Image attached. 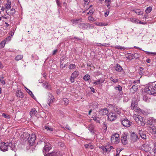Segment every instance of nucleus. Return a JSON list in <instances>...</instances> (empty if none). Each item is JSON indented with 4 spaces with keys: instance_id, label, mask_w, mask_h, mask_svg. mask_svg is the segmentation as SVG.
<instances>
[{
    "instance_id": "nucleus-1",
    "label": "nucleus",
    "mask_w": 156,
    "mask_h": 156,
    "mask_svg": "<svg viewBox=\"0 0 156 156\" xmlns=\"http://www.w3.org/2000/svg\"><path fill=\"white\" fill-rule=\"evenodd\" d=\"M133 118L136 124L139 126H144L145 125V119L139 115H135L133 116Z\"/></svg>"
},
{
    "instance_id": "nucleus-2",
    "label": "nucleus",
    "mask_w": 156,
    "mask_h": 156,
    "mask_svg": "<svg viewBox=\"0 0 156 156\" xmlns=\"http://www.w3.org/2000/svg\"><path fill=\"white\" fill-rule=\"evenodd\" d=\"M144 91L149 94H153L156 93V90L155 87L151 84L146 86Z\"/></svg>"
},
{
    "instance_id": "nucleus-3",
    "label": "nucleus",
    "mask_w": 156,
    "mask_h": 156,
    "mask_svg": "<svg viewBox=\"0 0 156 156\" xmlns=\"http://www.w3.org/2000/svg\"><path fill=\"white\" fill-rule=\"evenodd\" d=\"M120 122L123 126L126 127H129L132 124V122L126 117L121 118L120 120Z\"/></svg>"
},
{
    "instance_id": "nucleus-4",
    "label": "nucleus",
    "mask_w": 156,
    "mask_h": 156,
    "mask_svg": "<svg viewBox=\"0 0 156 156\" xmlns=\"http://www.w3.org/2000/svg\"><path fill=\"white\" fill-rule=\"evenodd\" d=\"M138 107V104L136 99H133L131 103V108L136 112H139L140 109Z\"/></svg>"
},
{
    "instance_id": "nucleus-5",
    "label": "nucleus",
    "mask_w": 156,
    "mask_h": 156,
    "mask_svg": "<svg viewBox=\"0 0 156 156\" xmlns=\"http://www.w3.org/2000/svg\"><path fill=\"white\" fill-rule=\"evenodd\" d=\"M111 140L112 143L118 144L120 141L119 135L115 133L112 135L111 139Z\"/></svg>"
},
{
    "instance_id": "nucleus-6",
    "label": "nucleus",
    "mask_w": 156,
    "mask_h": 156,
    "mask_svg": "<svg viewBox=\"0 0 156 156\" xmlns=\"http://www.w3.org/2000/svg\"><path fill=\"white\" fill-rule=\"evenodd\" d=\"M9 147L8 143L2 142L0 144V150L3 151H6L8 150Z\"/></svg>"
},
{
    "instance_id": "nucleus-7",
    "label": "nucleus",
    "mask_w": 156,
    "mask_h": 156,
    "mask_svg": "<svg viewBox=\"0 0 156 156\" xmlns=\"http://www.w3.org/2000/svg\"><path fill=\"white\" fill-rule=\"evenodd\" d=\"M36 136L34 134H32L29 137L28 143L29 145L32 146L34 145L36 140Z\"/></svg>"
},
{
    "instance_id": "nucleus-8",
    "label": "nucleus",
    "mask_w": 156,
    "mask_h": 156,
    "mask_svg": "<svg viewBox=\"0 0 156 156\" xmlns=\"http://www.w3.org/2000/svg\"><path fill=\"white\" fill-rule=\"evenodd\" d=\"M108 119L110 121L115 120L117 118V115L114 113L111 112L108 115Z\"/></svg>"
},
{
    "instance_id": "nucleus-9",
    "label": "nucleus",
    "mask_w": 156,
    "mask_h": 156,
    "mask_svg": "<svg viewBox=\"0 0 156 156\" xmlns=\"http://www.w3.org/2000/svg\"><path fill=\"white\" fill-rule=\"evenodd\" d=\"M127 134L125 133H124L122 134L121 138V141L122 144L124 145L128 143L127 140Z\"/></svg>"
},
{
    "instance_id": "nucleus-10",
    "label": "nucleus",
    "mask_w": 156,
    "mask_h": 156,
    "mask_svg": "<svg viewBox=\"0 0 156 156\" xmlns=\"http://www.w3.org/2000/svg\"><path fill=\"white\" fill-rule=\"evenodd\" d=\"M48 104L49 106H50V104L53 102L54 100V98L53 95H52V94L50 93H48Z\"/></svg>"
},
{
    "instance_id": "nucleus-11",
    "label": "nucleus",
    "mask_w": 156,
    "mask_h": 156,
    "mask_svg": "<svg viewBox=\"0 0 156 156\" xmlns=\"http://www.w3.org/2000/svg\"><path fill=\"white\" fill-rule=\"evenodd\" d=\"M82 19L80 18L78 19H72L71 20V22L73 24V25L75 26L76 25L79 23H80L82 22Z\"/></svg>"
},
{
    "instance_id": "nucleus-12",
    "label": "nucleus",
    "mask_w": 156,
    "mask_h": 156,
    "mask_svg": "<svg viewBox=\"0 0 156 156\" xmlns=\"http://www.w3.org/2000/svg\"><path fill=\"white\" fill-rule=\"evenodd\" d=\"M148 131L152 134H156V126H150L148 129Z\"/></svg>"
},
{
    "instance_id": "nucleus-13",
    "label": "nucleus",
    "mask_w": 156,
    "mask_h": 156,
    "mask_svg": "<svg viewBox=\"0 0 156 156\" xmlns=\"http://www.w3.org/2000/svg\"><path fill=\"white\" fill-rule=\"evenodd\" d=\"M138 133L140 134L141 137L143 139H145L146 138V136L145 133L143 131L142 129H140L138 131Z\"/></svg>"
},
{
    "instance_id": "nucleus-14",
    "label": "nucleus",
    "mask_w": 156,
    "mask_h": 156,
    "mask_svg": "<svg viewBox=\"0 0 156 156\" xmlns=\"http://www.w3.org/2000/svg\"><path fill=\"white\" fill-rule=\"evenodd\" d=\"M51 149V145L49 143H47L45 145L43 151L44 153V151L48 152Z\"/></svg>"
},
{
    "instance_id": "nucleus-15",
    "label": "nucleus",
    "mask_w": 156,
    "mask_h": 156,
    "mask_svg": "<svg viewBox=\"0 0 156 156\" xmlns=\"http://www.w3.org/2000/svg\"><path fill=\"white\" fill-rule=\"evenodd\" d=\"M108 112V111L106 108L101 109L99 112V114L102 115H105L107 114Z\"/></svg>"
},
{
    "instance_id": "nucleus-16",
    "label": "nucleus",
    "mask_w": 156,
    "mask_h": 156,
    "mask_svg": "<svg viewBox=\"0 0 156 156\" xmlns=\"http://www.w3.org/2000/svg\"><path fill=\"white\" fill-rule=\"evenodd\" d=\"M131 140L133 142L136 141L138 139L137 135L134 133L131 134Z\"/></svg>"
},
{
    "instance_id": "nucleus-17",
    "label": "nucleus",
    "mask_w": 156,
    "mask_h": 156,
    "mask_svg": "<svg viewBox=\"0 0 156 156\" xmlns=\"http://www.w3.org/2000/svg\"><path fill=\"white\" fill-rule=\"evenodd\" d=\"M15 10L14 9H9L6 10V13L8 15L11 16L13 15L15 12Z\"/></svg>"
},
{
    "instance_id": "nucleus-18",
    "label": "nucleus",
    "mask_w": 156,
    "mask_h": 156,
    "mask_svg": "<svg viewBox=\"0 0 156 156\" xmlns=\"http://www.w3.org/2000/svg\"><path fill=\"white\" fill-rule=\"evenodd\" d=\"M155 119L153 118H150L147 120L146 123L147 124L152 126L153 122L155 121Z\"/></svg>"
},
{
    "instance_id": "nucleus-19",
    "label": "nucleus",
    "mask_w": 156,
    "mask_h": 156,
    "mask_svg": "<svg viewBox=\"0 0 156 156\" xmlns=\"http://www.w3.org/2000/svg\"><path fill=\"white\" fill-rule=\"evenodd\" d=\"M137 86L136 85H134L130 88V92L131 93L133 94L135 92L137 91Z\"/></svg>"
},
{
    "instance_id": "nucleus-20",
    "label": "nucleus",
    "mask_w": 156,
    "mask_h": 156,
    "mask_svg": "<svg viewBox=\"0 0 156 156\" xmlns=\"http://www.w3.org/2000/svg\"><path fill=\"white\" fill-rule=\"evenodd\" d=\"M90 25L89 23H80L79 27L82 29H87L88 26Z\"/></svg>"
},
{
    "instance_id": "nucleus-21",
    "label": "nucleus",
    "mask_w": 156,
    "mask_h": 156,
    "mask_svg": "<svg viewBox=\"0 0 156 156\" xmlns=\"http://www.w3.org/2000/svg\"><path fill=\"white\" fill-rule=\"evenodd\" d=\"M16 94L17 97L20 98H22L23 97L22 92L21 90H17L16 92Z\"/></svg>"
},
{
    "instance_id": "nucleus-22",
    "label": "nucleus",
    "mask_w": 156,
    "mask_h": 156,
    "mask_svg": "<svg viewBox=\"0 0 156 156\" xmlns=\"http://www.w3.org/2000/svg\"><path fill=\"white\" fill-rule=\"evenodd\" d=\"M123 69L122 67L118 64H116V66L115 68V70L118 72H120Z\"/></svg>"
},
{
    "instance_id": "nucleus-23",
    "label": "nucleus",
    "mask_w": 156,
    "mask_h": 156,
    "mask_svg": "<svg viewBox=\"0 0 156 156\" xmlns=\"http://www.w3.org/2000/svg\"><path fill=\"white\" fill-rule=\"evenodd\" d=\"M79 73L78 71H75L71 74L72 77L74 78H76L79 75Z\"/></svg>"
},
{
    "instance_id": "nucleus-24",
    "label": "nucleus",
    "mask_w": 156,
    "mask_h": 156,
    "mask_svg": "<svg viewBox=\"0 0 156 156\" xmlns=\"http://www.w3.org/2000/svg\"><path fill=\"white\" fill-rule=\"evenodd\" d=\"M104 81L105 80L103 79L97 80L96 81L94 82V83L96 85H98L103 83Z\"/></svg>"
},
{
    "instance_id": "nucleus-25",
    "label": "nucleus",
    "mask_w": 156,
    "mask_h": 156,
    "mask_svg": "<svg viewBox=\"0 0 156 156\" xmlns=\"http://www.w3.org/2000/svg\"><path fill=\"white\" fill-rule=\"evenodd\" d=\"M133 12L138 15H142L143 14V11L139 9H136L133 10Z\"/></svg>"
},
{
    "instance_id": "nucleus-26",
    "label": "nucleus",
    "mask_w": 156,
    "mask_h": 156,
    "mask_svg": "<svg viewBox=\"0 0 156 156\" xmlns=\"http://www.w3.org/2000/svg\"><path fill=\"white\" fill-rule=\"evenodd\" d=\"M57 153L54 152L51 153H48L46 154H44V156H57Z\"/></svg>"
},
{
    "instance_id": "nucleus-27",
    "label": "nucleus",
    "mask_w": 156,
    "mask_h": 156,
    "mask_svg": "<svg viewBox=\"0 0 156 156\" xmlns=\"http://www.w3.org/2000/svg\"><path fill=\"white\" fill-rule=\"evenodd\" d=\"M11 2L8 1L5 5V8L8 10L11 8Z\"/></svg>"
},
{
    "instance_id": "nucleus-28",
    "label": "nucleus",
    "mask_w": 156,
    "mask_h": 156,
    "mask_svg": "<svg viewBox=\"0 0 156 156\" xmlns=\"http://www.w3.org/2000/svg\"><path fill=\"white\" fill-rule=\"evenodd\" d=\"M92 118H93V120L95 121L96 122L100 123V119L99 117L96 116H94L92 117Z\"/></svg>"
},
{
    "instance_id": "nucleus-29",
    "label": "nucleus",
    "mask_w": 156,
    "mask_h": 156,
    "mask_svg": "<svg viewBox=\"0 0 156 156\" xmlns=\"http://www.w3.org/2000/svg\"><path fill=\"white\" fill-rule=\"evenodd\" d=\"M94 128V126L92 124L89 125L88 129L90 130V132L91 133H93V129Z\"/></svg>"
},
{
    "instance_id": "nucleus-30",
    "label": "nucleus",
    "mask_w": 156,
    "mask_h": 156,
    "mask_svg": "<svg viewBox=\"0 0 156 156\" xmlns=\"http://www.w3.org/2000/svg\"><path fill=\"white\" fill-rule=\"evenodd\" d=\"M37 112L35 108H33L31 109V111L30 112V116H33Z\"/></svg>"
},
{
    "instance_id": "nucleus-31",
    "label": "nucleus",
    "mask_w": 156,
    "mask_h": 156,
    "mask_svg": "<svg viewBox=\"0 0 156 156\" xmlns=\"http://www.w3.org/2000/svg\"><path fill=\"white\" fill-rule=\"evenodd\" d=\"M130 21L132 22L136 23H138L139 20L138 19L134 18H131L130 19Z\"/></svg>"
},
{
    "instance_id": "nucleus-32",
    "label": "nucleus",
    "mask_w": 156,
    "mask_h": 156,
    "mask_svg": "<svg viewBox=\"0 0 156 156\" xmlns=\"http://www.w3.org/2000/svg\"><path fill=\"white\" fill-rule=\"evenodd\" d=\"M5 43V40L4 41H1V42L0 43V49L3 48L4 47Z\"/></svg>"
},
{
    "instance_id": "nucleus-33",
    "label": "nucleus",
    "mask_w": 156,
    "mask_h": 156,
    "mask_svg": "<svg viewBox=\"0 0 156 156\" xmlns=\"http://www.w3.org/2000/svg\"><path fill=\"white\" fill-rule=\"evenodd\" d=\"M105 3L107 7L109 9L110 8V5L111 4V0H105Z\"/></svg>"
},
{
    "instance_id": "nucleus-34",
    "label": "nucleus",
    "mask_w": 156,
    "mask_h": 156,
    "mask_svg": "<svg viewBox=\"0 0 156 156\" xmlns=\"http://www.w3.org/2000/svg\"><path fill=\"white\" fill-rule=\"evenodd\" d=\"M85 147L86 148H89L90 149H92L93 148V146L91 145V144H86L85 145Z\"/></svg>"
},
{
    "instance_id": "nucleus-35",
    "label": "nucleus",
    "mask_w": 156,
    "mask_h": 156,
    "mask_svg": "<svg viewBox=\"0 0 156 156\" xmlns=\"http://www.w3.org/2000/svg\"><path fill=\"white\" fill-rule=\"evenodd\" d=\"M23 55H19L16 56L15 58V59L16 61H19L21 59L23 58Z\"/></svg>"
},
{
    "instance_id": "nucleus-36",
    "label": "nucleus",
    "mask_w": 156,
    "mask_h": 156,
    "mask_svg": "<svg viewBox=\"0 0 156 156\" xmlns=\"http://www.w3.org/2000/svg\"><path fill=\"white\" fill-rule=\"evenodd\" d=\"M95 24L96 25L100 26H104L107 25L106 24H105L104 23L100 22L96 23H95Z\"/></svg>"
},
{
    "instance_id": "nucleus-37",
    "label": "nucleus",
    "mask_w": 156,
    "mask_h": 156,
    "mask_svg": "<svg viewBox=\"0 0 156 156\" xmlns=\"http://www.w3.org/2000/svg\"><path fill=\"white\" fill-rule=\"evenodd\" d=\"M2 116L6 119H9L11 118L10 115L4 113H3L2 114Z\"/></svg>"
},
{
    "instance_id": "nucleus-38",
    "label": "nucleus",
    "mask_w": 156,
    "mask_h": 156,
    "mask_svg": "<svg viewBox=\"0 0 156 156\" xmlns=\"http://www.w3.org/2000/svg\"><path fill=\"white\" fill-rule=\"evenodd\" d=\"M152 8L150 6L147 8L145 11L147 13H149L152 10Z\"/></svg>"
},
{
    "instance_id": "nucleus-39",
    "label": "nucleus",
    "mask_w": 156,
    "mask_h": 156,
    "mask_svg": "<svg viewBox=\"0 0 156 156\" xmlns=\"http://www.w3.org/2000/svg\"><path fill=\"white\" fill-rule=\"evenodd\" d=\"M76 67V66L75 64H71L69 65V69H75Z\"/></svg>"
},
{
    "instance_id": "nucleus-40",
    "label": "nucleus",
    "mask_w": 156,
    "mask_h": 156,
    "mask_svg": "<svg viewBox=\"0 0 156 156\" xmlns=\"http://www.w3.org/2000/svg\"><path fill=\"white\" fill-rule=\"evenodd\" d=\"M116 49H120L122 50H124L126 48L124 47H122L120 46H116L115 47Z\"/></svg>"
},
{
    "instance_id": "nucleus-41",
    "label": "nucleus",
    "mask_w": 156,
    "mask_h": 156,
    "mask_svg": "<svg viewBox=\"0 0 156 156\" xmlns=\"http://www.w3.org/2000/svg\"><path fill=\"white\" fill-rule=\"evenodd\" d=\"M90 76L87 74L85 75L83 77V79L85 80H88L90 79Z\"/></svg>"
},
{
    "instance_id": "nucleus-42",
    "label": "nucleus",
    "mask_w": 156,
    "mask_h": 156,
    "mask_svg": "<svg viewBox=\"0 0 156 156\" xmlns=\"http://www.w3.org/2000/svg\"><path fill=\"white\" fill-rule=\"evenodd\" d=\"M143 99L144 101L147 102L149 101L150 100V98L148 97L145 95L144 96Z\"/></svg>"
},
{
    "instance_id": "nucleus-43",
    "label": "nucleus",
    "mask_w": 156,
    "mask_h": 156,
    "mask_svg": "<svg viewBox=\"0 0 156 156\" xmlns=\"http://www.w3.org/2000/svg\"><path fill=\"white\" fill-rule=\"evenodd\" d=\"M44 129L48 131H52L53 129L52 128L49 127L48 126H45L44 127Z\"/></svg>"
},
{
    "instance_id": "nucleus-44",
    "label": "nucleus",
    "mask_w": 156,
    "mask_h": 156,
    "mask_svg": "<svg viewBox=\"0 0 156 156\" xmlns=\"http://www.w3.org/2000/svg\"><path fill=\"white\" fill-rule=\"evenodd\" d=\"M88 20L92 22L95 21L96 20L91 16H89L88 17Z\"/></svg>"
},
{
    "instance_id": "nucleus-45",
    "label": "nucleus",
    "mask_w": 156,
    "mask_h": 156,
    "mask_svg": "<svg viewBox=\"0 0 156 156\" xmlns=\"http://www.w3.org/2000/svg\"><path fill=\"white\" fill-rule=\"evenodd\" d=\"M110 80L114 83H117L118 81V79H114L112 77H110Z\"/></svg>"
},
{
    "instance_id": "nucleus-46",
    "label": "nucleus",
    "mask_w": 156,
    "mask_h": 156,
    "mask_svg": "<svg viewBox=\"0 0 156 156\" xmlns=\"http://www.w3.org/2000/svg\"><path fill=\"white\" fill-rule=\"evenodd\" d=\"M115 89L116 90H118L119 91H121L122 90V87L120 85H118L117 87H115Z\"/></svg>"
},
{
    "instance_id": "nucleus-47",
    "label": "nucleus",
    "mask_w": 156,
    "mask_h": 156,
    "mask_svg": "<svg viewBox=\"0 0 156 156\" xmlns=\"http://www.w3.org/2000/svg\"><path fill=\"white\" fill-rule=\"evenodd\" d=\"M27 92L30 95V96L33 98H34L35 97L34 95L32 92L29 89H27Z\"/></svg>"
},
{
    "instance_id": "nucleus-48",
    "label": "nucleus",
    "mask_w": 156,
    "mask_h": 156,
    "mask_svg": "<svg viewBox=\"0 0 156 156\" xmlns=\"http://www.w3.org/2000/svg\"><path fill=\"white\" fill-rule=\"evenodd\" d=\"M63 101L64 102V104L66 105H68L69 103V100L67 98H64L63 99Z\"/></svg>"
},
{
    "instance_id": "nucleus-49",
    "label": "nucleus",
    "mask_w": 156,
    "mask_h": 156,
    "mask_svg": "<svg viewBox=\"0 0 156 156\" xmlns=\"http://www.w3.org/2000/svg\"><path fill=\"white\" fill-rule=\"evenodd\" d=\"M0 81L1 83L2 84L4 85L5 84V80L3 76H2V77L1 79H0Z\"/></svg>"
},
{
    "instance_id": "nucleus-50",
    "label": "nucleus",
    "mask_w": 156,
    "mask_h": 156,
    "mask_svg": "<svg viewBox=\"0 0 156 156\" xmlns=\"http://www.w3.org/2000/svg\"><path fill=\"white\" fill-rule=\"evenodd\" d=\"M145 52L146 54H152L154 55H156V52H148L147 51H145Z\"/></svg>"
},
{
    "instance_id": "nucleus-51",
    "label": "nucleus",
    "mask_w": 156,
    "mask_h": 156,
    "mask_svg": "<svg viewBox=\"0 0 156 156\" xmlns=\"http://www.w3.org/2000/svg\"><path fill=\"white\" fill-rule=\"evenodd\" d=\"M114 110L115 112H116L118 114H119L120 113V112L119 110V109L116 107L114 108Z\"/></svg>"
},
{
    "instance_id": "nucleus-52",
    "label": "nucleus",
    "mask_w": 156,
    "mask_h": 156,
    "mask_svg": "<svg viewBox=\"0 0 156 156\" xmlns=\"http://www.w3.org/2000/svg\"><path fill=\"white\" fill-rule=\"evenodd\" d=\"M106 152H110L111 151V149H110V148L109 147H108V146H106Z\"/></svg>"
},
{
    "instance_id": "nucleus-53",
    "label": "nucleus",
    "mask_w": 156,
    "mask_h": 156,
    "mask_svg": "<svg viewBox=\"0 0 156 156\" xmlns=\"http://www.w3.org/2000/svg\"><path fill=\"white\" fill-rule=\"evenodd\" d=\"M100 148L103 151H106V146L105 147H104V146H102L101 147H100Z\"/></svg>"
},
{
    "instance_id": "nucleus-54",
    "label": "nucleus",
    "mask_w": 156,
    "mask_h": 156,
    "mask_svg": "<svg viewBox=\"0 0 156 156\" xmlns=\"http://www.w3.org/2000/svg\"><path fill=\"white\" fill-rule=\"evenodd\" d=\"M62 89V88H59V89H57L56 91V93L57 94H59L62 91V90L61 91V90Z\"/></svg>"
},
{
    "instance_id": "nucleus-55",
    "label": "nucleus",
    "mask_w": 156,
    "mask_h": 156,
    "mask_svg": "<svg viewBox=\"0 0 156 156\" xmlns=\"http://www.w3.org/2000/svg\"><path fill=\"white\" fill-rule=\"evenodd\" d=\"M11 38V37L10 36H8L6 37L5 40H6L7 41H9L10 40Z\"/></svg>"
},
{
    "instance_id": "nucleus-56",
    "label": "nucleus",
    "mask_w": 156,
    "mask_h": 156,
    "mask_svg": "<svg viewBox=\"0 0 156 156\" xmlns=\"http://www.w3.org/2000/svg\"><path fill=\"white\" fill-rule=\"evenodd\" d=\"M94 10L93 9H90L88 12V14L92 15L93 13Z\"/></svg>"
},
{
    "instance_id": "nucleus-57",
    "label": "nucleus",
    "mask_w": 156,
    "mask_h": 156,
    "mask_svg": "<svg viewBox=\"0 0 156 156\" xmlns=\"http://www.w3.org/2000/svg\"><path fill=\"white\" fill-rule=\"evenodd\" d=\"M75 78H74L73 77H72V76H71L70 78V81L71 82V83H73L74 82V79Z\"/></svg>"
},
{
    "instance_id": "nucleus-58",
    "label": "nucleus",
    "mask_w": 156,
    "mask_h": 156,
    "mask_svg": "<svg viewBox=\"0 0 156 156\" xmlns=\"http://www.w3.org/2000/svg\"><path fill=\"white\" fill-rule=\"evenodd\" d=\"M133 82L134 83H138L140 82V80H134Z\"/></svg>"
},
{
    "instance_id": "nucleus-59",
    "label": "nucleus",
    "mask_w": 156,
    "mask_h": 156,
    "mask_svg": "<svg viewBox=\"0 0 156 156\" xmlns=\"http://www.w3.org/2000/svg\"><path fill=\"white\" fill-rule=\"evenodd\" d=\"M109 14V11L106 12H105V17H107V16H108Z\"/></svg>"
},
{
    "instance_id": "nucleus-60",
    "label": "nucleus",
    "mask_w": 156,
    "mask_h": 156,
    "mask_svg": "<svg viewBox=\"0 0 156 156\" xmlns=\"http://www.w3.org/2000/svg\"><path fill=\"white\" fill-rule=\"evenodd\" d=\"M56 3L58 6H60L59 2L58 0H56Z\"/></svg>"
},
{
    "instance_id": "nucleus-61",
    "label": "nucleus",
    "mask_w": 156,
    "mask_h": 156,
    "mask_svg": "<svg viewBox=\"0 0 156 156\" xmlns=\"http://www.w3.org/2000/svg\"><path fill=\"white\" fill-rule=\"evenodd\" d=\"M57 49H56V50H54L53 51V55H55L56 54V53L57 52Z\"/></svg>"
},
{
    "instance_id": "nucleus-62",
    "label": "nucleus",
    "mask_w": 156,
    "mask_h": 156,
    "mask_svg": "<svg viewBox=\"0 0 156 156\" xmlns=\"http://www.w3.org/2000/svg\"><path fill=\"white\" fill-rule=\"evenodd\" d=\"M146 62L148 63H150L151 62V60L149 58H148L146 60Z\"/></svg>"
},
{
    "instance_id": "nucleus-63",
    "label": "nucleus",
    "mask_w": 156,
    "mask_h": 156,
    "mask_svg": "<svg viewBox=\"0 0 156 156\" xmlns=\"http://www.w3.org/2000/svg\"><path fill=\"white\" fill-rule=\"evenodd\" d=\"M90 89H91V91L92 92H93V93H94L95 92V90H94V89L93 88L91 87V88H90Z\"/></svg>"
},
{
    "instance_id": "nucleus-64",
    "label": "nucleus",
    "mask_w": 156,
    "mask_h": 156,
    "mask_svg": "<svg viewBox=\"0 0 156 156\" xmlns=\"http://www.w3.org/2000/svg\"><path fill=\"white\" fill-rule=\"evenodd\" d=\"M154 150L155 151H156V142H155L154 143Z\"/></svg>"
}]
</instances>
